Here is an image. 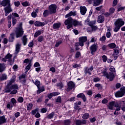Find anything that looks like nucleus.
<instances>
[{"label":"nucleus","instance_id":"1","mask_svg":"<svg viewBox=\"0 0 125 125\" xmlns=\"http://www.w3.org/2000/svg\"><path fill=\"white\" fill-rule=\"evenodd\" d=\"M10 1V0H3L0 1V5L4 7L5 16H7L9 13L13 11Z\"/></svg>","mask_w":125,"mask_h":125},{"label":"nucleus","instance_id":"2","mask_svg":"<svg viewBox=\"0 0 125 125\" xmlns=\"http://www.w3.org/2000/svg\"><path fill=\"white\" fill-rule=\"evenodd\" d=\"M114 25L115 27H114V31L119 32L120 29H121V27L125 25V21H123V19L119 18L115 21L114 22Z\"/></svg>","mask_w":125,"mask_h":125},{"label":"nucleus","instance_id":"3","mask_svg":"<svg viewBox=\"0 0 125 125\" xmlns=\"http://www.w3.org/2000/svg\"><path fill=\"white\" fill-rule=\"evenodd\" d=\"M19 88L18 85L17 84H13L11 86L7 84L4 90L6 93H9V92H11L12 89H18Z\"/></svg>","mask_w":125,"mask_h":125},{"label":"nucleus","instance_id":"4","mask_svg":"<svg viewBox=\"0 0 125 125\" xmlns=\"http://www.w3.org/2000/svg\"><path fill=\"white\" fill-rule=\"evenodd\" d=\"M73 18L69 17L64 21V24L67 26V29H71L73 28Z\"/></svg>","mask_w":125,"mask_h":125},{"label":"nucleus","instance_id":"5","mask_svg":"<svg viewBox=\"0 0 125 125\" xmlns=\"http://www.w3.org/2000/svg\"><path fill=\"white\" fill-rule=\"evenodd\" d=\"M125 94V87L120 88V91H117L115 94L116 97H123Z\"/></svg>","mask_w":125,"mask_h":125},{"label":"nucleus","instance_id":"6","mask_svg":"<svg viewBox=\"0 0 125 125\" xmlns=\"http://www.w3.org/2000/svg\"><path fill=\"white\" fill-rule=\"evenodd\" d=\"M56 9H57V6L56 4H51L49 6V10L50 14H54L56 13Z\"/></svg>","mask_w":125,"mask_h":125},{"label":"nucleus","instance_id":"7","mask_svg":"<svg viewBox=\"0 0 125 125\" xmlns=\"http://www.w3.org/2000/svg\"><path fill=\"white\" fill-rule=\"evenodd\" d=\"M12 25L13 26H15L16 25V23L17 22V20L16 18H18L19 17V15L17 13H12Z\"/></svg>","mask_w":125,"mask_h":125},{"label":"nucleus","instance_id":"8","mask_svg":"<svg viewBox=\"0 0 125 125\" xmlns=\"http://www.w3.org/2000/svg\"><path fill=\"white\" fill-rule=\"evenodd\" d=\"M68 87L66 89V91L69 92L72 90L74 87H75V83L73 81H70L67 84Z\"/></svg>","mask_w":125,"mask_h":125},{"label":"nucleus","instance_id":"9","mask_svg":"<svg viewBox=\"0 0 125 125\" xmlns=\"http://www.w3.org/2000/svg\"><path fill=\"white\" fill-rule=\"evenodd\" d=\"M86 41H87V37L86 36L79 38V42L80 43V46H83V42H85Z\"/></svg>","mask_w":125,"mask_h":125},{"label":"nucleus","instance_id":"10","mask_svg":"<svg viewBox=\"0 0 125 125\" xmlns=\"http://www.w3.org/2000/svg\"><path fill=\"white\" fill-rule=\"evenodd\" d=\"M90 49L91 51V54L93 55V54L95 53V52H96V51H97V45H96L95 44L92 45L90 47Z\"/></svg>","mask_w":125,"mask_h":125},{"label":"nucleus","instance_id":"11","mask_svg":"<svg viewBox=\"0 0 125 125\" xmlns=\"http://www.w3.org/2000/svg\"><path fill=\"white\" fill-rule=\"evenodd\" d=\"M72 26H74V27H77V26H83V23H82V21H79L76 20H73L72 21Z\"/></svg>","mask_w":125,"mask_h":125},{"label":"nucleus","instance_id":"12","mask_svg":"<svg viewBox=\"0 0 125 125\" xmlns=\"http://www.w3.org/2000/svg\"><path fill=\"white\" fill-rule=\"evenodd\" d=\"M106 78L109 80L110 82H112V81H113L114 79H115V75L113 73V72H109L106 76Z\"/></svg>","mask_w":125,"mask_h":125},{"label":"nucleus","instance_id":"13","mask_svg":"<svg viewBox=\"0 0 125 125\" xmlns=\"http://www.w3.org/2000/svg\"><path fill=\"white\" fill-rule=\"evenodd\" d=\"M86 11H87V9L85 6H81L80 7V13L82 15H85Z\"/></svg>","mask_w":125,"mask_h":125},{"label":"nucleus","instance_id":"14","mask_svg":"<svg viewBox=\"0 0 125 125\" xmlns=\"http://www.w3.org/2000/svg\"><path fill=\"white\" fill-rule=\"evenodd\" d=\"M23 23L22 22H21L19 25L17 26V28H16V31L15 32H24V31H23Z\"/></svg>","mask_w":125,"mask_h":125},{"label":"nucleus","instance_id":"15","mask_svg":"<svg viewBox=\"0 0 125 125\" xmlns=\"http://www.w3.org/2000/svg\"><path fill=\"white\" fill-rule=\"evenodd\" d=\"M77 98H81L83 101V102H85L86 101V97H85V95H84V94L81 93L79 94L77 96Z\"/></svg>","mask_w":125,"mask_h":125},{"label":"nucleus","instance_id":"16","mask_svg":"<svg viewBox=\"0 0 125 125\" xmlns=\"http://www.w3.org/2000/svg\"><path fill=\"white\" fill-rule=\"evenodd\" d=\"M6 59L7 60L8 62H9L10 64H11L12 62V55L10 54V53H8L5 56Z\"/></svg>","mask_w":125,"mask_h":125},{"label":"nucleus","instance_id":"17","mask_svg":"<svg viewBox=\"0 0 125 125\" xmlns=\"http://www.w3.org/2000/svg\"><path fill=\"white\" fill-rule=\"evenodd\" d=\"M103 0H94L93 6H98L100 4H102Z\"/></svg>","mask_w":125,"mask_h":125},{"label":"nucleus","instance_id":"18","mask_svg":"<svg viewBox=\"0 0 125 125\" xmlns=\"http://www.w3.org/2000/svg\"><path fill=\"white\" fill-rule=\"evenodd\" d=\"M34 25L36 27H40V26H41V27H43V26H44V25H45V23L42 22L37 21L34 23Z\"/></svg>","mask_w":125,"mask_h":125},{"label":"nucleus","instance_id":"19","mask_svg":"<svg viewBox=\"0 0 125 125\" xmlns=\"http://www.w3.org/2000/svg\"><path fill=\"white\" fill-rule=\"evenodd\" d=\"M104 20H105V19L103 16L99 15L98 17V23H103L104 22Z\"/></svg>","mask_w":125,"mask_h":125},{"label":"nucleus","instance_id":"20","mask_svg":"<svg viewBox=\"0 0 125 125\" xmlns=\"http://www.w3.org/2000/svg\"><path fill=\"white\" fill-rule=\"evenodd\" d=\"M6 66L4 63H0V73H2L5 70Z\"/></svg>","mask_w":125,"mask_h":125},{"label":"nucleus","instance_id":"21","mask_svg":"<svg viewBox=\"0 0 125 125\" xmlns=\"http://www.w3.org/2000/svg\"><path fill=\"white\" fill-rule=\"evenodd\" d=\"M5 123H6V119H5V116L3 115L0 117V125L5 124Z\"/></svg>","mask_w":125,"mask_h":125},{"label":"nucleus","instance_id":"22","mask_svg":"<svg viewBox=\"0 0 125 125\" xmlns=\"http://www.w3.org/2000/svg\"><path fill=\"white\" fill-rule=\"evenodd\" d=\"M114 106H115V102H111L109 103L107 107L109 110H113L114 109Z\"/></svg>","mask_w":125,"mask_h":125},{"label":"nucleus","instance_id":"23","mask_svg":"<svg viewBox=\"0 0 125 125\" xmlns=\"http://www.w3.org/2000/svg\"><path fill=\"white\" fill-rule=\"evenodd\" d=\"M21 41L22 42L23 45H26L28 42V39L27 38V36L26 35L23 36L22 38L21 39Z\"/></svg>","mask_w":125,"mask_h":125},{"label":"nucleus","instance_id":"24","mask_svg":"<svg viewBox=\"0 0 125 125\" xmlns=\"http://www.w3.org/2000/svg\"><path fill=\"white\" fill-rule=\"evenodd\" d=\"M61 26V23L60 22L55 23L53 25V28L54 29H59Z\"/></svg>","mask_w":125,"mask_h":125},{"label":"nucleus","instance_id":"25","mask_svg":"<svg viewBox=\"0 0 125 125\" xmlns=\"http://www.w3.org/2000/svg\"><path fill=\"white\" fill-rule=\"evenodd\" d=\"M12 78L13 79H11L9 83L7 84L8 85L11 86V84H12V83H13L15 82V79H16V76H15V75H14L13 76Z\"/></svg>","mask_w":125,"mask_h":125},{"label":"nucleus","instance_id":"26","mask_svg":"<svg viewBox=\"0 0 125 125\" xmlns=\"http://www.w3.org/2000/svg\"><path fill=\"white\" fill-rule=\"evenodd\" d=\"M42 91H44V87L43 86L41 87H39V88H38L37 93V94H40V93H42Z\"/></svg>","mask_w":125,"mask_h":125},{"label":"nucleus","instance_id":"27","mask_svg":"<svg viewBox=\"0 0 125 125\" xmlns=\"http://www.w3.org/2000/svg\"><path fill=\"white\" fill-rule=\"evenodd\" d=\"M20 46H21V44H20V43H18L16 44V54H17V53H18V52H19V51L20 50Z\"/></svg>","mask_w":125,"mask_h":125},{"label":"nucleus","instance_id":"28","mask_svg":"<svg viewBox=\"0 0 125 125\" xmlns=\"http://www.w3.org/2000/svg\"><path fill=\"white\" fill-rule=\"evenodd\" d=\"M0 80L1 82L5 81V80H7V75L5 74H2L1 76L0 77Z\"/></svg>","mask_w":125,"mask_h":125},{"label":"nucleus","instance_id":"29","mask_svg":"<svg viewBox=\"0 0 125 125\" xmlns=\"http://www.w3.org/2000/svg\"><path fill=\"white\" fill-rule=\"evenodd\" d=\"M120 53V49L119 47H116L115 48L114 51H113V54H115L116 55H118Z\"/></svg>","mask_w":125,"mask_h":125},{"label":"nucleus","instance_id":"30","mask_svg":"<svg viewBox=\"0 0 125 125\" xmlns=\"http://www.w3.org/2000/svg\"><path fill=\"white\" fill-rule=\"evenodd\" d=\"M122 103H123L124 105H125V101H121L119 102V104L118 103H116V104H114V107H116V108H119L120 107H121V104H122Z\"/></svg>","mask_w":125,"mask_h":125},{"label":"nucleus","instance_id":"31","mask_svg":"<svg viewBox=\"0 0 125 125\" xmlns=\"http://www.w3.org/2000/svg\"><path fill=\"white\" fill-rule=\"evenodd\" d=\"M82 118L83 120H87L89 118V113H86L83 114Z\"/></svg>","mask_w":125,"mask_h":125},{"label":"nucleus","instance_id":"32","mask_svg":"<svg viewBox=\"0 0 125 125\" xmlns=\"http://www.w3.org/2000/svg\"><path fill=\"white\" fill-rule=\"evenodd\" d=\"M122 6V5H119V6L117 7V12H120V11H122V10H125V6L123 7H120Z\"/></svg>","mask_w":125,"mask_h":125},{"label":"nucleus","instance_id":"33","mask_svg":"<svg viewBox=\"0 0 125 125\" xmlns=\"http://www.w3.org/2000/svg\"><path fill=\"white\" fill-rule=\"evenodd\" d=\"M24 34V32H18L16 33V38H20Z\"/></svg>","mask_w":125,"mask_h":125},{"label":"nucleus","instance_id":"34","mask_svg":"<svg viewBox=\"0 0 125 125\" xmlns=\"http://www.w3.org/2000/svg\"><path fill=\"white\" fill-rule=\"evenodd\" d=\"M108 46L111 49L116 48V44L115 43H110L108 44Z\"/></svg>","mask_w":125,"mask_h":125},{"label":"nucleus","instance_id":"35","mask_svg":"<svg viewBox=\"0 0 125 125\" xmlns=\"http://www.w3.org/2000/svg\"><path fill=\"white\" fill-rule=\"evenodd\" d=\"M43 15L44 17H47L49 15V11L48 10H45L43 13Z\"/></svg>","mask_w":125,"mask_h":125},{"label":"nucleus","instance_id":"36","mask_svg":"<svg viewBox=\"0 0 125 125\" xmlns=\"http://www.w3.org/2000/svg\"><path fill=\"white\" fill-rule=\"evenodd\" d=\"M109 12L111 15V14H114V13H115V8L113 7H110L109 9Z\"/></svg>","mask_w":125,"mask_h":125},{"label":"nucleus","instance_id":"37","mask_svg":"<svg viewBox=\"0 0 125 125\" xmlns=\"http://www.w3.org/2000/svg\"><path fill=\"white\" fill-rule=\"evenodd\" d=\"M35 84L37 85L38 88H39L41 86V82L40 81H38L37 79H36L35 82Z\"/></svg>","mask_w":125,"mask_h":125},{"label":"nucleus","instance_id":"38","mask_svg":"<svg viewBox=\"0 0 125 125\" xmlns=\"http://www.w3.org/2000/svg\"><path fill=\"white\" fill-rule=\"evenodd\" d=\"M55 113L54 112H52L51 113L49 114L47 116V119H53V117H54Z\"/></svg>","mask_w":125,"mask_h":125},{"label":"nucleus","instance_id":"39","mask_svg":"<svg viewBox=\"0 0 125 125\" xmlns=\"http://www.w3.org/2000/svg\"><path fill=\"white\" fill-rule=\"evenodd\" d=\"M32 108H33V104H32V103L29 104L27 105V110L28 111H30V110H32Z\"/></svg>","mask_w":125,"mask_h":125},{"label":"nucleus","instance_id":"40","mask_svg":"<svg viewBox=\"0 0 125 125\" xmlns=\"http://www.w3.org/2000/svg\"><path fill=\"white\" fill-rule=\"evenodd\" d=\"M21 4L24 7L30 6V3L27 1L23 2Z\"/></svg>","mask_w":125,"mask_h":125},{"label":"nucleus","instance_id":"41","mask_svg":"<svg viewBox=\"0 0 125 125\" xmlns=\"http://www.w3.org/2000/svg\"><path fill=\"white\" fill-rule=\"evenodd\" d=\"M64 125H71V121L70 120H65L64 121Z\"/></svg>","mask_w":125,"mask_h":125},{"label":"nucleus","instance_id":"42","mask_svg":"<svg viewBox=\"0 0 125 125\" xmlns=\"http://www.w3.org/2000/svg\"><path fill=\"white\" fill-rule=\"evenodd\" d=\"M118 0H113V2H112V6L113 7H115V6H117L118 5Z\"/></svg>","mask_w":125,"mask_h":125},{"label":"nucleus","instance_id":"43","mask_svg":"<svg viewBox=\"0 0 125 125\" xmlns=\"http://www.w3.org/2000/svg\"><path fill=\"white\" fill-rule=\"evenodd\" d=\"M32 66V63L30 62L29 64L26 67L25 69L26 70V73L31 69V66Z\"/></svg>","mask_w":125,"mask_h":125},{"label":"nucleus","instance_id":"44","mask_svg":"<svg viewBox=\"0 0 125 125\" xmlns=\"http://www.w3.org/2000/svg\"><path fill=\"white\" fill-rule=\"evenodd\" d=\"M12 17H14V16H12V13L10 14L8 17H7V20L8 21H11V19H12Z\"/></svg>","mask_w":125,"mask_h":125},{"label":"nucleus","instance_id":"45","mask_svg":"<svg viewBox=\"0 0 125 125\" xmlns=\"http://www.w3.org/2000/svg\"><path fill=\"white\" fill-rule=\"evenodd\" d=\"M85 74H89V75H91V73H90V71H89V69H88V67H86L85 71H84Z\"/></svg>","mask_w":125,"mask_h":125},{"label":"nucleus","instance_id":"46","mask_svg":"<svg viewBox=\"0 0 125 125\" xmlns=\"http://www.w3.org/2000/svg\"><path fill=\"white\" fill-rule=\"evenodd\" d=\"M74 109L75 110H81V107L79 106V104H78V103L75 104Z\"/></svg>","mask_w":125,"mask_h":125},{"label":"nucleus","instance_id":"47","mask_svg":"<svg viewBox=\"0 0 125 125\" xmlns=\"http://www.w3.org/2000/svg\"><path fill=\"white\" fill-rule=\"evenodd\" d=\"M43 36H40L38 38V41L39 42H43Z\"/></svg>","mask_w":125,"mask_h":125},{"label":"nucleus","instance_id":"48","mask_svg":"<svg viewBox=\"0 0 125 125\" xmlns=\"http://www.w3.org/2000/svg\"><path fill=\"white\" fill-rule=\"evenodd\" d=\"M18 102H19L20 103H23V102L24 101V99L23 98V97H20L18 98Z\"/></svg>","mask_w":125,"mask_h":125},{"label":"nucleus","instance_id":"49","mask_svg":"<svg viewBox=\"0 0 125 125\" xmlns=\"http://www.w3.org/2000/svg\"><path fill=\"white\" fill-rule=\"evenodd\" d=\"M57 86H58V87H59L61 89H62V88H63V86H64V85H63V83H62V82H61L60 83H57Z\"/></svg>","mask_w":125,"mask_h":125},{"label":"nucleus","instance_id":"50","mask_svg":"<svg viewBox=\"0 0 125 125\" xmlns=\"http://www.w3.org/2000/svg\"><path fill=\"white\" fill-rule=\"evenodd\" d=\"M61 43H62V41H58L55 44V47H58Z\"/></svg>","mask_w":125,"mask_h":125},{"label":"nucleus","instance_id":"51","mask_svg":"<svg viewBox=\"0 0 125 125\" xmlns=\"http://www.w3.org/2000/svg\"><path fill=\"white\" fill-rule=\"evenodd\" d=\"M69 14H70V16H76V15H77V12L70 11Z\"/></svg>","mask_w":125,"mask_h":125},{"label":"nucleus","instance_id":"52","mask_svg":"<svg viewBox=\"0 0 125 125\" xmlns=\"http://www.w3.org/2000/svg\"><path fill=\"white\" fill-rule=\"evenodd\" d=\"M15 6H16V7H18L19 5H20V1H15L14 2Z\"/></svg>","mask_w":125,"mask_h":125},{"label":"nucleus","instance_id":"53","mask_svg":"<svg viewBox=\"0 0 125 125\" xmlns=\"http://www.w3.org/2000/svg\"><path fill=\"white\" fill-rule=\"evenodd\" d=\"M109 71H110L111 73L116 72V69H115V67H114V66H112L111 68H110Z\"/></svg>","mask_w":125,"mask_h":125},{"label":"nucleus","instance_id":"54","mask_svg":"<svg viewBox=\"0 0 125 125\" xmlns=\"http://www.w3.org/2000/svg\"><path fill=\"white\" fill-rule=\"evenodd\" d=\"M14 40V37H13V34H11V36L9 38V42H12Z\"/></svg>","mask_w":125,"mask_h":125},{"label":"nucleus","instance_id":"55","mask_svg":"<svg viewBox=\"0 0 125 125\" xmlns=\"http://www.w3.org/2000/svg\"><path fill=\"white\" fill-rule=\"evenodd\" d=\"M100 81V78L99 77H96L93 79L94 83H97V82Z\"/></svg>","mask_w":125,"mask_h":125},{"label":"nucleus","instance_id":"56","mask_svg":"<svg viewBox=\"0 0 125 125\" xmlns=\"http://www.w3.org/2000/svg\"><path fill=\"white\" fill-rule=\"evenodd\" d=\"M103 74H104V76H105L106 77V78H107V76H108V74L107 72V70H104L103 72H102Z\"/></svg>","mask_w":125,"mask_h":125},{"label":"nucleus","instance_id":"57","mask_svg":"<svg viewBox=\"0 0 125 125\" xmlns=\"http://www.w3.org/2000/svg\"><path fill=\"white\" fill-rule=\"evenodd\" d=\"M81 57V52H77L75 54L76 58H79V57Z\"/></svg>","mask_w":125,"mask_h":125},{"label":"nucleus","instance_id":"58","mask_svg":"<svg viewBox=\"0 0 125 125\" xmlns=\"http://www.w3.org/2000/svg\"><path fill=\"white\" fill-rule=\"evenodd\" d=\"M13 89L14 90L10 92V94H16V93L18 92L17 90H16L17 89Z\"/></svg>","mask_w":125,"mask_h":125},{"label":"nucleus","instance_id":"59","mask_svg":"<svg viewBox=\"0 0 125 125\" xmlns=\"http://www.w3.org/2000/svg\"><path fill=\"white\" fill-rule=\"evenodd\" d=\"M75 124L76 125H81V120H77L75 122Z\"/></svg>","mask_w":125,"mask_h":125},{"label":"nucleus","instance_id":"60","mask_svg":"<svg viewBox=\"0 0 125 125\" xmlns=\"http://www.w3.org/2000/svg\"><path fill=\"white\" fill-rule=\"evenodd\" d=\"M31 16L33 18H36V17H37V13H36V12H33L31 13Z\"/></svg>","mask_w":125,"mask_h":125},{"label":"nucleus","instance_id":"61","mask_svg":"<svg viewBox=\"0 0 125 125\" xmlns=\"http://www.w3.org/2000/svg\"><path fill=\"white\" fill-rule=\"evenodd\" d=\"M56 102L61 103L62 102L61 97L60 96L58 97V98L56 100Z\"/></svg>","mask_w":125,"mask_h":125},{"label":"nucleus","instance_id":"62","mask_svg":"<svg viewBox=\"0 0 125 125\" xmlns=\"http://www.w3.org/2000/svg\"><path fill=\"white\" fill-rule=\"evenodd\" d=\"M41 34H42V33H41L40 32H36L35 33L34 38H37L38 36L41 35Z\"/></svg>","mask_w":125,"mask_h":125},{"label":"nucleus","instance_id":"63","mask_svg":"<svg viewBox=\"0 0 125 125\" xmlns=\"http://www.w3.org/2000/svg\"><path fill=\"white\" fill-rule=\"evenodd\" d=\"M102 58H103V62H106V61H107V56H106L105 55H103L102 56Z\"/></svg>","mask_w":125,"mask_h":125},{"label":"nucleus","instance_id":"64","mask_svg":"<svg viewBox=\"0 0 125 125\" xmlns=\"http://www.w3.org/2000/svg\"><path fill=\"white\" fill-rule=\"evenodd\" d=\"M91 28L92 31H96V30H97V26H96L95 25L91 26Z\"/></svg>","mask_w":125,"mask_h":125}]
</instances>
